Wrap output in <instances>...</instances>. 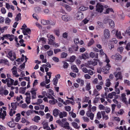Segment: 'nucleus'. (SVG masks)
<instances>
[{"label": "nucleus", "mask_w": 130, "mask_h": 130, "mask_svg": "<svg viewBox=\"0 0 130 130\" xmlns=\"http://www.w3.org/2000/svg\"><path fill=\"white\" fill-rule=\"evenodd\" d=\"M41 119L40 117L39 116H36L32 119V120L35 122L38 123Z\"/></svg>", "instance_id": "nucleus-24"}, {"label": "nucleus", "mask_w": 130, "mask_h": 130, "mask_svg": "<svg viewBox=\"0 0 130 130\" xmlns=\"http://www.w3.org/2000/svg\"><path fill=\"white\" fill-rule=\"evenodd\" d=\"M101 113L102 115L103 118L104 119L106 120L108 119L109 118L108 116L105 114L104 111H102L101 112Z\"/></svg>", "instance_id": "nucleus-34"}, {"label": "nucleus", "mask_w": 130, "mask_h": 130, "mask_svg": "<svg viewBox=\"0 0 130 130\" xmlns=\"http://www.w3.org/2000/svg\"><path fill=\"white\" fill-rule=\"evenodd\" d=\"M5 23L9 24L11 22V20L8 17L6 18L5 20Z\"/></svg>", "instance_id": "nucleus-58"}, {"label": "nucleus", "mask_w": 130, "mask_h": 130, "mask_svg": "<svg viewBox=\"0 0 130 130\" xmlns=\"http://www.w3.org/2000/svg\"><path fill=\"white\" fill-rule=\"evenodd\" d=\"M47 53L48 55L50 56H52L53 54V52L52 50L47 51Z\"/></svg>", "instance_id": "nucleus-63"}, {"label": "nucleus", "mask_w": 130, "mask_h": 130, "mask_svg": "<svg viewBox=\"0 0 130 130\" xmlns=\"http://www.w3.org/2000/svg\"><path fill=\"white\" fill-rule=\"evenodd\" d=\"M71 69L74 71V72L77 73L78 72V70L76 67V66L73 65L72 66Z\"/></svg>", "instance_id": "nucleus-39"}, {"label": "nucleus", "mask_w": 130, "mask_h": 130, "mask_svg": "<svg viewBox=\"0 0 130 130\" xmlns=\"http://www.w3.org/2000/svg\"><path fill=\"white\" fill-rule=\"evenodd\" d=\"M82 59H87L89 57L88 53H85L82 54Z\"/></svg>", "instance_id": "nucleus-30"}, {"label": "nucleus", "mask_w": 130, "mask_h": 130, "mask_svg": "<svg viewBox=\"0 0 130 130\" xmlns=\"http://www.w3.org/2000/svg\"><path fill=\"white\" fill-rule=\"evenodd\" d=\"M1 62L4 63L5 64L9 66V63L8 62V61L6 59H2L1 60Z\"/></svg>", "instance_id": "nucleus-51"}, {"label": "nucleus", "mask_w": 130, "mask_h": 130, "mask_svg": "<svg viewBox=\"0 0 130 130\" xmlns=\"http://www.w3.org/2000/svg\"><path fill=\"white\" fill-rule=\"evenodd\" d=\"M56 122L65 129H69L70 128L69 123L67 121L66 118H63L61 120H58L56 121Z\"/></svg>", "instance_id": "nucleus-2"}, {"label": "nucleus", "mask_w": 130, "mask_h": 130, "mask_svg": "<svg viewBox=\"0 0 130 130\" xmlns=\"http://www.w3.org/2000/svg\"><path fill=\"white\" fill-rule=\"evenodd\" d=\"M21 29L22 30V32L24 35H27V36L25 37L26 39H29L30 36L28 35L27 34H30V30L29 28L27 27L26 25L24 24L22 26Z\"/></svg>", "instance_id": "nucleus-3"}, {"label": "nucleus", "mask_w": 130, "mask_h": 130, "mask_svg": "<svg viewBox=\"0 0 130 130\" xmlns=\"http://www.w3.org/2000/svg\"><path fill=\"white\" fill-rule=\"evenodd\" d=\"M68 55L67 53L63 52L61 53L60 55V58H66Z\"/></svg>", "instance_id": "nucleus-42"}, {"label": "nucleus", "mask_w": 130, "mask_h": 130, "mask_svg": "<svg viewBox=\"0 0 130 130\" xmlns=\"http://www.w3.org/2000/svg\"><path fill=\"white\" fill-rule=\"evenodd\" d=\"M50 21L48 20H46L44 19L42 20L41 21V24L43 25L48 24L50 23Z\"/></svg>", "instance_id": "nucleus-33"}, {"label": "nucleus", "mask_w": 130, "mask_h": 130, "mask_svg": "<svg viewBox=\"0 0 130 130\" xmlns=\"http://www.w3.org/2000/svg\"><path fill=\"white\" fill-rule=\"evenodd\" d=\"M19 105L20 107L23 108H27L28 107L27 105L25 103L20 104Z\"/></svg>", "instance_id": "nucleus-59"}, {"label": "nucleus", "mask_w": 130, "mask_h": 130, "mask_svg": "<svg viewBox=\"0 0 130 130\" xmlns=\"http://www.w3.org/2000/svg\"><path fill=\"white\" fill-rule=\"evenodd\" d=\"M76 81L77 83L80 84L81 86H83L84 85V80L78 78L76 80Z\"/></svg>", "instance_id": "nucleus-36"}, {"label": "nucleus", "mask_w": 130, "mask_h": 130, "mask_svg": "<svg viewBox=\"0 0 130 130\" xmlns=\"http://www.w3.org/2000/svg\"><path fill=\"white\" fill-rule=\"evenodd\" d=\"M13 75L16 77L19 76V75L18 74L17 69L16 67L14 66L11 70Z\"/></svg>", "instance_id": "nucleus-9"}, {"label": "nucleus", "mask_w": 130, "mask_h": 130, "mask_svg": "<svg viewBox=\"0 0 130 130\" xmlns=\"http://www.w3.org/2000/svg\"><path fill=\"white\" fill-rule=\"evenodd\" d=\"M43 128L46 130H50V128L48 127L47 123L43 122L42 123Z\"/></svg>", "instance_id": "nucleus-26"}, {"label": "nucleus", "mask_w": 130, "mask_h": 130, "mask_svg": "<svg viewBox=\"0 0 130 130\" xmlns=\"http://www.w3.org/2000/svg\"><path fill=\"white\" fill-rule=\"evenodd\" d=\"M62 19L64 21L67 22L71 19L70 17L67 15H64L62 16Z\"/></svg>", "instance_id": "nucleus-14"}, {"label": "nucleus", "mask_w": 130, "mask_h": 130, "mask_svg": "<svg viewBox=\"0 0 130 130\" xmlns=\"http://www.w3.org/2000/svg\"><path fill=\"white\" fill-rule=\"evenodd\" d=\"M111 66L109 64H107L106 66L105 67L103 68V70H102L104 74H107L109 73L108 71L110 69Z\"/></svg>", "instance_id": "nucleus-8"}, {"label": "nucleus", "mask_w": 130, "mask_h": 130, "mask_svg": "<svg viewBox=\"0 0 130 130\" xmlns=\"http://www.w3.org/2000/svg\"><path fill=\"white\" fill-rule=\"evenodd\" d=\"M104 36L106 39L108 38L110 36L109 31L107 29H105L104 31Z\"/></svg>", "instance_id": "nucleus-16"}, {"label": "nucleus", "mask_w": 130, "mask_h": 130, "mask_svg": "<svg viewBox=\"0 0 130 130\" xmlns=\"http://www.w3.org/2000/svg\"><path fill=\"white\" fill-rule=\"evenodd\" d=\"M111 83L110 80L108 79H107L106 80V85L107 87H109L110 86Z\"/></svg>", "instance_id": "nucleus-57"}, {"label": "nucleus", "mask_w": 130, "mask_h": 130, "mask_svg": "<svg viewBox=\"0 0 130 130\" xmlns=\"http://www.w3.org/2000/svg\"><path fill=\"white\" fill-rule=\"evenodd\" d=\"M108 22L109 23L110 25L112 27H113L115 26L114 22L111 19H109L107 20Z\"/></svg>", "instance_id": "nucleus-37"}, {"label": "nucleus", "mask_w": 130, "mask_h": 130, "mask_svg": "<svg viewBox=\"0 0 130 130\" xmlns=\"http://www.w3.org/2000/svg\"><path fill=\"white\" fill-rule=\"evenodd\" d=\"M84 17L83 13L80 11L77 12L76 14L75 18L76 20H82Z\"/></svg>", "instance_id": "nucleus-6"}, {"label": "nucleus", "mask_w": 130, "mask_h": 130, "mask_svg": "<svg viewBox=\"0 0 130 130\" xmlns=\"http://www.w3.org/2000/svg\"><path fill=\"white\" fill-rule=\"evenodd\" d=\"M116 93L115 92H112L111 93L108 94V98L111 99L113 98V96H115Z\"/></svg>", "instance_id": "nucleus-31"}, {"label": "nucleus", "mask_w": 130, "mask_h": 130, "mask_svg": "<svg viewBox=\"0 0 130 130\" xmlns=\"http://www.w3.org/2000/svg\"><path fill=\"white\" fill-rule=\"evenodd\" d=\"M7 84L8 87H11V84H13L14 80L11 78H6Z\"/></svg>", "instance_id": "nucleus-12"}, {"label": "nucleus", "mask_w": 130, "mask_h": 130, "mask_svg": "<svg viewBox=\"0 0 130 130\" xmlns=\"http://www.w3.org/2000/svg\"><path fill=\"white\" fill-rule=\"evenodd\" d=\"M98 62H99V60H96L94 61H89L88 62V63H85V64H82L81 65V67L85 66L88 68H91L93 70H94L93 68H92L91 67L89 66L90 65H92L93 66H95L97 64Z\"/></svg>", "instance_id": "nucleus-4"}, {"label": "nucleus", "mask_w": 130, "mask_h": 130, "mask_svg": "<svg viewBox=\"0 0 130 130\" xmlns=\"http://www.w3.org/2000/svg\"><path fill=\"white\" fill-rule=\"evenodd\" d=\"M98 53H94L93 52H91L89 54L90 56L92 58L95 57L98 58Z\"/></svg>", "instance_id": "nucleus-23"}, {"label": "nucleus", "mask_w": 130, "mask_h": 130, "mask_svg": "<svg viewBox=\"0 0 130 130\" xmlns=\"http://www.w3.org/2000/svg\"><path fill=\"white\" fill-rule=\"evenodd\" d=\"M88 8L87 7H85L83 6H81L79 8L80 10L82 11H84L87 10Z\"/></svg>", "instance_id": "nucleus-50"}, {"label": "nucleus", "mask_w": 130, "mask_h": 130, "mask_svg": "<svg viewBox=\"0 0 130 130\" xmlns=\"http://www.w3.org/2000/svg\"><path fill=\"white\" fill-rule=\"evenodd\" d=\"M30 96H27L25 99V101L27 104H30Z\"/></svg>", "instance_id": "nucleus-52"}, {"label": "nucleus", "mask_w": 130, "mask_h": 130, "mask_svg": "<svg viewBox=\"0 0 130 130\" xmlns=\"http://www.w3.org/2000/svg\"><path fill=\"white\" fill-rule=\"evenodd\" d=\"M109 41L112 43H113V42L115 44H117L118 42L117 40L115 38H113Z\"/></svg>", "instance_id": "nucleus-64"}, {"label": "nucleus", "mask_w": 130, "mask_h": 130, "mask_svg": "<svg viewBox=\"0 0 130 130\" xmlns=\"http://www.w3.org/2000/svg\"><path fill=\"white\" fill-rule=\"evenodd\" d=\"M114 74L116 78V80L118 79H122V76L120 72H115Z\"/></svg>", "instance_id": "nucleus-13"}, {"label": "nucleus", "mask_w": 130, "mask_h": 130, "mask_svg": "<svg viewBox=\"0 0 130 130\" xmlns=\"http://www.w3.org/2000/svg\"><path fill=\"white\" fill-rule=\"evenodd\" d=\"M8 125L9 127L12 128L15 126V124L14 122L13 121H12L8 122Z\"/></svg>", "instance_id": "nucleus-32"}, {"label": "nucleus", "mask_w": 130, "mask_h": 130, "mask_svg": "<svg viewBox=\"0 0 130 130\" xmlns=\"http://www.w3.org/2000/svg\"><path fill=\"white\" fill-rule=\"evenodd\" d=\"M111 57L112 59H115L116 60H121L122 58V56L119 54H116L115 55H112Z\"/></svg>", "instance_id": "nucleus-15"}, {"label": "nucleus", "mask_w": 130, "mask_h": 130, "mask_svg": "<svg viewBox=\"0 0 130 130\" xmlns=\"http://www.w3.org/2000/svg\"><path fill=\"white\" fill-rule=\"evenodd\" d=\"M78 48V47L77 45H75L72 46L71 48H69V51L70 53H72L74 51H77Z\"/></svg>", "instance_id": "nucleus-18"}, {"label": "nucleus", "mask_w": 130, "mask_h": 130, "mask_svg": "<svg viewBox=\"0 0 130 130\" xmlns=\"http://www.w3.org/2000/svg\"><path fill=\"white\" fill-rule=\"evenodd\" d=\"M6 115V112L5 110H3L2 108L0 109V118L3 120L4 119Z\"/></svg>", "instance_id": "nucleus-11"}, {"label": "nucleus", "mask_w": 130, "mask_h": 130, "mask_svg": "<svg viewBox=\"0 0 130 130\" xmlns=\"http://www.w3.org/2000/svg\"><path fill=\"white\" fill-rule=\"evenodd\" d=\"M103 6L100 4H97L96 5V11L99 13H101L103 12Z\"/></svg>", "instance_id": "nucleus-7"}, {"label": "nucleus", "mask_w": 130, "mask_h": 130, "mask_svg": "<svg viewBox=\"0 0 130 130\" xmlns=\"http://www.w3.org/2000/svg\"><path fill=\"white\" fill-rule=\"evenodd\" d=\"M56 122L65 129H69L70 128L69 123L67 121L66 118H63L61 120H58L56 121Z\"/></svg>", "instance_id": "nucleus-1"}, {"label": "nucleus", "mask_w": 130, "mask_h": 130, "mask_svg": "<svg viewBox=\"0 0 130 130\" xmlns=\"http://www.w3.org/2000/svg\"><path fill=\"white\" fill-rule=\"evenodd\" d=\"M8 57L12 61L14 60L16 58V55L15 53L12 51L8 53Z\"/></svg>", "instance_id": "nucleus-5"}, {"label": "nucleus", "mask_w": 130, "mask_h": 130, "mask_svg": "<svg viewBox=\"0 0 130 130\" xmlns=\"http://www.w3.org/2000/svg\"><path fill=\"white\" fill-rule=\"evenodd\" d=\"M16 116L17 117L15 118V120L16 122H18L21 118L20 114L19 113H18L16 114Z\"/></svg>", "instance_id": "nucleus-41"}, {"label": "nucleus", "mask_w": 130, "mask_h": 130, "mask_svg": "<svg viewBox=\"0 0 130 130\" xmlns=\"http://www.w3.org/2000/svg\"><path fill=\"white\" fill-rule=\"evenodd\" d=\"M64 8L66 10L69 12L71 11L72 9L71 7L67 4L64 5Z\"/></svg>", "instance_id": "nucleus-38"}, {"label": "nucleus", "mask_w": 130, "mask_h": 130, "mask_svg": "<svg viewBox=\"0 0 130 130\" xmlns=\"http://www.w3.org/2000/svg\"><path fill=\"white\" fill-rule=\"evenodd\" d=\"M59 118H62L63 117H66L67 116V113L65 111L60 112L59 114Z\"/></svg>", "instance_id": "nucleus-25"}, {"label": "nucleus", "mask_w": 130, "mask_h": 130, "mask_svg": "<svg viewBox=\"0 0 130 130\" xmlns=\"http://www.w3.org/2000/svg\"><path fill=\"white\" fill-rule=\"evenodd\" d=\"M71 124L73 127L76 129H78L80 127V126L78 125L77 123L75 122H71Z\"/></svg>", "instance_id": "nucleus-27"}, {"label": "nucleus", "mask_w": 130, "mask_h": 130, "mask_svg": "<svg viewBox=\"0 0 130 130\" xmlns=\"http://www.w3.org/2000/svg\"><path fill=\"white\" fill-rule=\"evenodd\" d=\"M21 15L20 13H19L17 15L16 17L15 18V20L16 21H18L20 20L21 19Z\"/></svg>", "instance_id": "nucleus-47"}, {"label": "nucleus", "mask_w": 130, "mask_h": 130, "mask_svg": "<svg viewBox=\"0 0 130 130\" xmlns=\"http://www.w3.org/2000/svg\"><path fill=\"white\" fill-rule=\"evenodd\" d=\"M57 100L54 98L53 99H51L49 100L48 101L49 103L52 105H53L57 103Z\"/></svg>", "instance_id": "nucleus-28"}, {"label": "nucleus", "mask_w": 130, "mask_h": 130, "mask_svg": "<svg viewBox=\"0 0 130 130\" xmlns=\"http://www.w3.org/2000/svg\"><path fill=\"white\" fill-rule=\"evenodd\" d=\"M71 104L72 105H74L75 104L74 101H71L69 100H68L66 101L65 102H63V104L65 105H67Z\"/></svg>", "instance_id": "nucleus-21"}, {"label": "nucleus", "mask_w": 130, "mask_h": 130, "mask_svg": "<svg viewBox=\"0 0 130 130\" xmlns=\"http://www.w3.org/2000/svg\"><path fill=\"white\" fill-rule=\"evenodd\" d=\"M94 41L92 39H91L88 44V46H90L93 44L94 43Z\"/></svg>", "instance_id": "nucleus-60"}, {"label": "nucleus", "mask_w": 130, "mask_h": 130, "mask_svg": "<svg viewBox=\"0 0 130 130\" xmlns=\"http://www.w3.org/2000/svg\"><path fill=\"white\" fill-rule=\"evenodd\" d=\"M82 102H88V103H91V101L89 100V98L88 96H85L82 99Z\"/></svg>", "instance_id": "nucleus-22"}, {"label": "nucleus", "mask_w": 130, "mask_h": 130, "mask_svg": "<svg viewBox=\"0 0 130 130\" xmlns=\"http://www.w3.org/2000/svg\"><path fill=\"white\" fill-rule=\"evenodd\" d=\"M127 33L129 35H130V27L128 28L125 32L122 33V35L124 36H125L126 33Z\"/></svg>", "instance_id": "nucleus-40"}, {"label": "nucleus", "mask_w": 130, "mask_h": 130, "mask_svg": "<svg viewBox=\"0 0 130 130\" xmlns=\"http://www.w3.org/2000/svg\"><path fill=\"white\" fill-rule=\"evenodd\" d=\"M8 93V91L6 90L1 89L0 90V94L2 96L6 95Z\"/></svg>", "instance_id": "nucleus-17"}, {"label": "nucleus", "mask_w": 130, "mask_h": 130, "mask_svg": "<svg viewBox=\"0 0 130 130\" xmlns=\"http://www.w3.org/2000/svg\"><path fill=\"white\" fill-rule=\"evenodd\" d=\"M31 97L32 99L36 98V92H31Z\"/></svg>", "instance_id": "nucleus-62"}, {"label": "nucleus", "mask_w": 130, "mask_h": 130, "mask_svg": "<svg viewBox=\"0 0 130 130\" xmlns=\"http://www.w3.org/2000/svg\"><path fill=\"white\" fill-rule=\"evenodd\" d=\"M26 87L24 88L21 87L19 89V92L20 93L24 94L25 92V90Z\"/></svg>", "instance_id": "nucleus-49"}, {"label": "nucleus", "mask_w": 130, "mask_h": 130, "mask_svg": "<svg viewBox=\"0 0 130 130\" xmlns=\"http://www.w3.org/2000/svg\"><path fill=\"white\" fill-rule=\"evenodd\" d=\"M86 114L88 117H89L90 119L91 120H93L94 117V114L91 112V111H88L87 113Z\"/></svg>", "instance_id": "nucleus-19"}, {"label": "nucleus", "mask_w": 130, "mask_h": 130, "mask_svg": "<svg viewBox=\"0 0 130 130\" xmlns=\"http://www.w3.org/2000/svg\"><path fill=\"white\" fill-rule=\"evenodd\" d=\"M76 100L77 101L76 102L78 104V109H80L81 107L80 103L81 100L79 98H78Z\"/></svg>", "instance_id": "nucleus-45"}, {"label": "nucleus", "mask_w": 130, "mask_h": 130, "mask_svg": "<svg viewBox=\"0 0 130 130\" xmlns=\"http://www.w3.org/2000/svg\"><path fill=\"white\" fill-rule=\"evenodd\" d=\"M115 35L119 39H121L123 38V37L121 35V32L119 31L118 30H116V32L115 34Z\"/></svg>", "instance_id": "nucleus-20"}, {"label": "nucleus", "mask_w": 130, "mask_h": 130, "mask_svg": "<svg viewBox=\"0 0 130 130\" xmlns=\"http://www.w3.org/2000/svg\"><path fill=\"white\" fill-rule=\"evenodd\" d=\"M54 53L55 54L61 52V50L59 48H55L54 50Z\"/></svg>", "instance_id": "nucleus-61"}, {"label": "nucleus", "mask_w": 130, "mask_h": 130, "mask_svg": "<svg viewBox=\"0 0 130 130\" xmlns=\"http://www.w3.org/2000/svg\"><path fill=\"white\" fill-rule=\"evenodd\" d=\"M11 105L12 109L13 110H15L17 108L16 104L15 103H11Z\"/></svg>", "instance_id": "nucleus-53"}, {"label": "nucleus", "mask_w": 130, "mask_h": 130, "mask_svg": "<svg viewBox=\"0 0 130 130\" xmlns=\"http://www.w3.org/2000/svg\"><path fill=\"white\" fill-rule=\"evenodd\" d=\"M4 37L6 39H9L11 41L13 40L15 38L14 36L10 34H7L5 35Z\"/></svg>", "instance_id": "nucleus-10"}, {"label": "nucleus", "mask_w": 130, "mask_h": 130, "mask_svg": "<svg viewBox=\"0 0 130 130\" xmlns=\"http://www.w3.org/2000/svg\"><path fill=\"white\" fill-rule=\"evenodd\" d=\"M59 111L57 109H55L53 111V114L55 117H57L59 114Z\"/></svg>", "instance_id": "nucleus-29"}, {"label": "nucleus", "mask_w": 130, "mask_h": 130, "mask_svg": "<svg viewBox=\"0 0 130 130\" xmlns=\"http://www.w3.org/2000/svg\"><path fill=\"white\" fill-rule=\"evenodd\" d=\"M25 64L24 63L23 64L21 65L18 68V72H20L23 70L25 68Z\"/></svg>", "instance_id": "nucleus-35"}, {"label": "nucleus", "mask_w": 130, "mask_h": 130, "mask_svg": "<svg viewBox=\"0 0 130 130\" xmlns=\"http://www.w3.org/2000/svg\"><path fill=\"white\" fill-rule=\"evenodd\" d=\"M109 47L110 49H112L114 47V44L111 42H109L108 43Z\"/></svg>", "instance_id": "nucleus-46"}, {"label": "nucleus", "mask_w": 130, "mask_h": 130, "mask_svg": "<svg viewBox=\"0 0 130 130\" xmlns=\"http://www.w3.org/2000/svg\"><path fill=\"white\" fill-rule=\"evenodd\" d=\"M15 110H13L12 109H11L9 112V114L11 116H12L13 114L16 112Z\"/></svg>", "instance_id": "nucleus-44"}, {"label": "nucleus", "mask_w": 130, "mask_h": 130, "mask_svg": "<svg viewBox=\"0 0 130 130\" xmlns=\"http://www.w3.org/2000/svg\"><path fill=\"white\" fill-rule=\"evenodd\" d=\"M47 37L50 39L51 40H54L55 39L54 37L52 35L50 34H48L47 35Z\"/></svg>", "instance_id": "nucleus-48"}, {"label": "nucleus", "mask_w": 130, "mask_h": 130, "mask_svg": "<svg viewBox=\"0 0 130 130\" xmlns=\"http://www.w3.org/2000/svg\"><path fill=\"white\" fill-rule=\"evenodd\" d=\"M110 12H113V9L111 8H108L106 10L104 13L105 14H108Z\"/></svg>", "instance_id": "nucleus-43"}, {"label": "nucleus", "mask_w": 130, "mask_h": 130, "mask_svg": "<svg viewBox=\"0 0 130 130\" xmlns=\"http://www.w3.org/2000/svg\"><path fill=\"white\" fill-rule=\"evenodd\" d=\"M54 33L58 36H59L60 35L59 30V29L55 30H54Z\"/></svg>", "instance_id": "nucleus-56"}, {"label": "nucleus", "mask_w": 130, "mask_h": 130, "mask_svg": "<svg viewBox=\"0 0 130 130\" xmlns=\"http://www.w3.org/2000/svg\"><path fill=\"white\" fill-rule=\"evenodd\" d=\"M69 114L73 118H74L76 117V114L72 111L69 112Z\"/></svg>", "instance_id": "nucleus-55"}, {"label": "nucleus", "mask_w": 130, "mask_h": 130, "mask_svg": "<svg viewBox=\"0 0 130 130\" xmlns=\"http://www.w3.org/2000/svg\"><path fill=\"white\" fill-rule=\"evenodd\" d=\"M21 122L23 123H24L26 122V124L27 125L29 124L30 123L29 122L26 121V120L24 118H22Z\"/></svg>", "instance_id": "nucleus-54"}]
</instances>
